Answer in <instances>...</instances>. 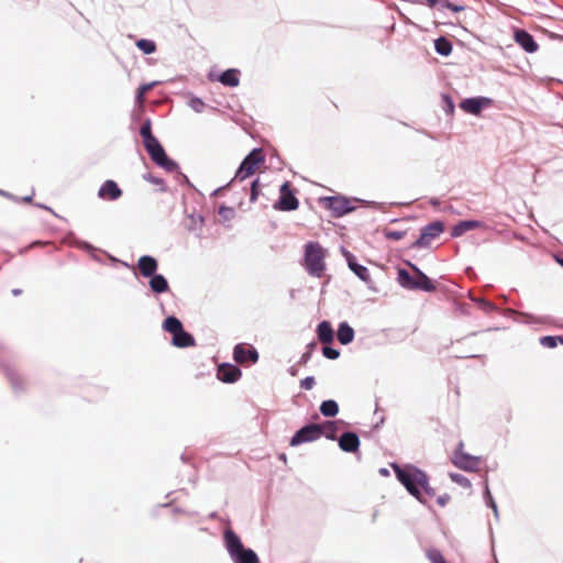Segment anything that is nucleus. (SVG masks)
Segmentation results:
<instances>
[{
	"label": "nucleus",
	"instance_id": "1",
	"mask_svg": "<svg viewBox=\"0 0 563 563\" xmlns=\"http://www.w3.org/2000/svg\"><path fill=\"white\" fill-rule=\"evenodd\" d=\"M396 475L412 496L420 498V487L424 488L427 484V477L422 472L396 467Z\"/></svg>",
	"mask_w": 563,
	"mask_h": 563
},
{
	"label": "nucleus",
	"instance_id": "2",
	"mask_svg": "<svg viewBox=\"0 0 563 563\" xmlns=\"http://www.w3.org/2000/svg\"><path fill=\"white\" fill-rule=\"evenodd\" d=\"M324 251L318 243H308L306 245V266L308 271L320 276L324 268Z\"/></svg>",
	"mask_w": 563,
	"mask_h": 563
},
{
	"label": "nucleus",
	"instance_id": "3",
	"mask_svg": "<svg viewBox=\"0 0 563 563\" xmlns=\"http://www.w3.org/2000/svg\"><path fill=\"white\" fill-rule=\"evenodd\" d=\"M464 444L460 442L456 450L454 451L451 461L452 463L464 471L476 472L479 470L482 460L478 456L470 455L463 451Z\"/></svg>",
	"mask_w": 563,
	"mask_h": 563
},
{
	"label": "nucleus",
	"instance_id": "4",
	"mask_svg": "<svg viewBox=\"0 0 563 563\" xmlns=\"http://www.w3.org/2000/svg\"><path fill=\"white\" fill-rule=\"evenodd\" d=\"M165 329L173 333V342L177 347H188L192 345V338L183 331L181 323L174 317L165 320Z\"/></svg>",
	"mask_w": 563,
	"mask_h": 563
},
{
	"label": "nucleus",
	"instance_id": "5",
	"mask_svg": "<svg viewBox=\"0 0 563 563\" xmlns=\"http://www.w3.org/2000/svg\"><path fill=\"white\" fill-rule=\"evenodd\" d=\"M263 161L264 157L261 154L260 150L252 151L242 162L239 170L236 172V177H239L240 179L247 178L260 168Z\"/></svg>",
	"mask_w": 563,
	"mask_h": 563
},
{
	"label": "nucleus",
	"instance_id": "6",
	"mask_svg": "<svg viewBox=\"0 0 563 563\" xmlns=\"http://www.w3.org/2000/svg\"><path fill=\"white\" fill-rule=\"evenodd\" d=\"M322 435V429L320 424L310 423L298 430L290 440L291 446H297L301 443L311 442L319 439Z\"/></svg>",
	"mask_w": 563,
	"mask_h": 563
},
{
	"label": "nucleus",
	"instance_id": "7",
	"mask_svg": "<svg viewBox=\"0 0 563 563\" xmlns=\"http://www.w3.org/2000/svg\"><path fill=\"white\" fill-rule=\"evenodd\" d=\"M145 147L148 151L152 158L164 167H169L172 164L168 162L165 152L157 140L152 135H146Z\"/></svg>",
	"mask_w": 563,
	"mask_h": 563
},
{
	"label": "nucleus",
	"instance_id": "8",
	"mask_svg": "<svg viewBox=\"0 0 563 563\" xmlns=\"http://www.w3.org/2000/svg\"><path fill=\"white\" fill-rule=\"evenodd\" d=\"M490 104V99L485 97L468 98L461 102L460 107L467 113L479 114V112Z\"/></svg>",
	"mask_w": 563,
	"mask_h": 563
},
{
	"label": "nucleus",
	"instance_id": "9",
	"mask_svg": "<svg viewBox=\"0 0 563 563\" xmlns=\"http://www.w3.org/2000/svg\"><path fill=\"white\" fill-rule=\"evenodd\" d=\"M241 376V371L238 366L222 363L218 366L217 377L223 383H234Z\"/></svg>",
	"mask_w": 563,
	"mask_h": 563
},
{
	"label": "nucleus",
	"instance_id": "10",
	"mask_svg": "<svg viewBox=\"0 0 563 563\" xmlns=\"http://www.w3.org/2000/svg\"><path fill=\"white\" fill-rule=\"evenodd\" d=\"M443 231V224L441 222H434L427 227L420 239L415 243L416 246L422 247L429 243L430 239H434L439 236V234Z\"/></svg>",
	"mask_w": 563,
	"mask_h": 563
},
{
	"label": "nucleus",
	"instance_id": "11",
	"mask_svg": "<svg viewBox=\"0 0 563 563\" xmlns=\"http://www.w3.org/2000/svg\"><path fill=\"white\" fill-rule=\"evenodd\" d=\"M339 446L344 452H356L360 446V439L354 432H344L339 439Z\"/></svg>",
	"mask_w": 563,
	"mask_h": 563
},
{
	"label": "nucleus",
	"instance_id": "12",
	"mask_svg": "<svg viewBox=\"0 0 563 563\" xmlns=\"http://www.w3.org/2000/svg\"><path fill=\"white\" fill-rule=\"evenodd\" d=\"M224 542L231 558L236 555V553L243 548L241 539L231 529H227L224 531Z\"/></svg>",
	"mask_w": 563,
	"mask_h": 563
},
{
	"label": "nucleus",
	"instance_id": "13",
	"mask_svg": "<svg viewBox=\"0 0 563 563\" xmlns=\"http://www.w3.org/2000/svg\"><path fill=\"white\" fill-rule=\"evenodd\" d=\"M297 199L289 190V185L285 183L280 188L279 206L283 210H294L297 208Z\"/></svg>",
	"mask_w": 563,
	"mask_h": 563
},
{
	"label": "nucleus",
	"instance_id": "14",
	"mask_svg": "<svg viewBox=\"0 0 563 563\" xmlns=\"http://www.w3.org/2000/svg\"><path fill=\"white\" fill-rule=\"evenodd\" d=\"M516 42L527 52L533 53L538 49L537 43L532 36L525 31H517L515 34Z\"/></svg>",
	"mask_w": 563,
	"mask_h": 563
},
{
	"label": "nucleus",
	"instance_id": "15",
	"mask_svg": "<svg viewBox=\"0 0 563 563\" xmlns=\"http://www.w3.org/2000/svg\"><path fill=\"white\" fill-rule=\"evenodd\" d=\"M234 563H258L256 553L251 549L244 547L240 550L236 555L232 556Z\"/></svg>",
	"mask_w": 563,
	"mask_h": 563
},
{
	"label": "nucleus",
	"instance_id": "16",
	"mask_svg": "<svg viewBox=\"0 0 563 563\" xmlns=\"http://www.w3.org/2000/svg\"><path fill=\"white\" fill-rule=\"evenodd\" d=\"M139 267L143 275L151 276L154 274L157 267L156 261L151 256H142L139 260Z\"/></svg>",
	"mask_w": 563,
	"mask_h": 563
},
{
	"label": "nucleus",
	"instance_id": "17",
	"mask_svg": "<svg viewBox=\"0 0 563 563\" xmlns=\"http://www.w3.org/2000/svg\"><path fill=\"white\" fill-rule=\"evenodd\" d=\"M121 195L120 189L113 181H107L100 189L101 197L115 199Z\"/></svg>",
	"mask_w": 563,
	"mask_h": 563
},
{
	"label": "nucleus",
	"instance_id": "18",
	"mask_svg": "<svg viewBox=\"0 0 563 563\" xmlns=\"http://www.w3.org/2000/svg\"><path fill=\"white\" fill-rule=\"evenodd\" d=\"M354 331L346 323H342L338 330V339L342 344H347L353 340Z\"/></svg>",
	"mask_w": 563,
	"mask_h": 563
},
{
	"label": "nucleus",
	"instance_id": "19",
	"mask_svg": "<svg viewBox=\"0 0 563 563\" xmlns=\"http://www.w3.org/2000/svg\"><path fill=\"white\" fill-rule=\"evenodd\" d=\"M413 288H420L426 291L432 290L434 287L431 280L421 272H418L417 276L413 279Z\"/></svg>",
	"mask_w": 563,
	"mask_h": 563
},
{
	"label": "nucleus",
	"instance_id": "20",
	"mask_svg": "<svg viewBox=\"0 0 563 563\" xmlns=\"http://www.w3.org/2000/svg\"><path fill=\"white\" fill-rule=\"evenodd\" d=\"M320 411L324 417H334L339 412V406L334 400H325L321 404Z\"/></svg>",
	"mask_w": 563,
	"mask_h": 563
},
{
	"label": "nucleus",
	"instance_id": "21",
	"mask_svg": "<svg viewBox=\"0 0 563 563\" xmlns=\"http://www.w3.org/2000/svg\"><path fill=\"white\" fill-rule=\"evenodd\" d=\"M150 285L156 292H163L168 287L166 279L162 275H154L150 280Z\"/></svg>",
	"mask_w": 563,
	"mask_h": 563
},
{
	"label": "nucleus",
	"instance_id": "22",
	"mask_svg": "<svg viewBox=\"0 0 563 563\" xmlns=\"http://www.w3.org/2000/svg\"><path fill=\"white\" fill-rule=\"evenodd\" d=\"M318 334L322 342L328 343L333 338V331L328 322H322L318 327Z\"/></svg>",
	"mask_w": 563,
	"mask_h": 563
},
{
	"label": "nucleus",
	"instance_id": "23",
	"mask_svg": "<svg viewBox=\"0 0 563 563\" xmlns=\"http://www.w3.org/2000/svg\"><path fill=\"white\" fill-rule=\"evenodd\" d=\"M476 222L474 221H463V222H460L459 224L454 225L453 229H452V235L453 236H460L462 235L464 232L473 229L476 227Z\"/></svg>",
	"mask_w": 563,
	"mask_h": 563
},
{
	"label": "nucleus",
	"instance_id": "24",
	"mask_svg": "<svg viewBox=\"0 0 563 563\" xmlns=\"http://www.w3.org/2000/svg\"><path fill=\"white\" fill-rule=\"evenodd\" d=\"M559 343H563L561 336H544L540 340V344L543 349L552 350L559 346Z\"/></svg>",
	"mask_w": 563,
	"mask_h": 563
},
{
	"label": "nucleus",
	"instance_id": "25",
	"mask_svg": "<svg viewBox=\"0 0 563 563\" xmlns=\"http://www.w3.org/2000/svg\"><path fill=\"white\" fill-rule=\"evenodd\" d=\"M320 426H321V429H322V435H325L328 439H331V440L335 439L336 431H338L335 422L327 421V422H324V423H322Z\"/></svg>",
	"mask_w": 563,
	"mask_h": 563
},
{
	"label": "nucleus",
	"instance_id": "26",
	"mask_svg": "<svg viewBox=\"0 0 563 563\" xmlns=\"http://www.w3.org/2000/svg\"><path fill=\"white\" fill-rule=\"evenodd\" d=\"M426 556L429 559L431 563H448L442 553L434 548L427 549Z\"/></svg>",
	"mask_w": 563,
	"mask_h": 563
},
{
	"label": "nucleus",
	"instance_id": "27",
	"mask_svg": "<svg viewBox=\"0 0 563 563\" xmlns=\"http://www.w3.org/2000/svg\"><path fill=\"white\" fill-rule=\"evenodd\" d=\"M435 49L439 54L448 56L452 51V46L445 38L440 37L435 41Z\"/></svg>",
	"mask_w": 563,
	"mask_h": 563
},
{
	"label": "nucleus",
	"instance_id": "28",
	"mask_svg": "<svg viewBox=\"0 0 563 563\" xmlns=\"http://www.w3.org/2000/svg\"><path fill=\"white\" fill-rule=\"evenodd\" d=\"M234 360L238 364H255L258 360V354H234Z\"/></svg>",
	"mask_w": 563,
	"mask_h": 563
},
{
	"label": "nucleus",
	"instance_id": "29",
	"mask_svg": "<svg viewBox=\"0 0 563 563\" xmlns=\"http://www.w3.org/2000/svg\"><path fill=\"white\" fill-rule=\"evenodd\" d=\"M221 82L228 86H236L239 84V79L235 70H227L221 76Z\"/></svg>",
	"mask_w": 563,
	"mask_h": 563
},
{
	"label": "nucleus",
	"instance_id": "30",
	"mask_svg": "<svg viewBox=\"0 0 563 563\" xmlns=\"http://www.w3.org/2000/svg\"><path fill=\"white\" fill-rule=\"evenodd\" d=\"M349 266L361 279L367 280L368 272H367L366 267L358 265L356 263H353V262H350Z\"/></svg>",
	"mask_w": 563,
	"mask_h": 563
},
{
	"label": "nucleus",
	"instance_id": "31",
	"mask_svg": "<svg viewBox=\"0 0 563 563\" xmlns=\"http://www.w3.org/2000/svg\"><path fill=\"white\" fill-rule=\"evenodd\" d=\"M137 47L142 49L145 54H151L155 51V44L152 41L140 40L136 43Z\"/></svg>",
	"mask_w": 563,
	"mask_h": 563
},
{
	"label": "nucleus",
	"instance_id": "32",
	"mask_svg": "<svg viewBox=\"0 0 563 563\" xmlns=\"http://www.w3.org/2000/svg\"><path fill=\"white\" fill-rule=\"evenodd\" d=\"M450 478L463 487H471L470 481L462 474L451 473Z\"/></svg>",
	"mask_w": 563,
	"mask_h": 563
},
{
	"label": "nucleus",
	"instance_id": "33",
	"mask_svg": "<svg viewBox=\"0 0 563 563\" xmlns=\"http://www.w3.org/2000/svg\"><path fill=\"white\" fill-rule=\"evenodd\" d=\"M219 216L222 221H230L234 218V210L230 207H220Z\"/></svg>",
	"mask_w": 563,
	"mask_h": 563
},
{
	"label": "nucleus",
	"instance_id": "34",
	"mask_svg": "<svg viewBox=\"0 0 563 563\" xmlns=\"http://www.w3.org/2000/svg\"><path fill=\"white\" fill-rule=\"evenodd\" d=\"M413 279L415 278L410 277L408 273L404 271L399 272V282L404 287L413 288Z\"/></svg>",
	"mask_w": 563,
	"mask_h": 563
},
{
	"label": "nucleus",
	"instance_id": "35",
	"mask_svg": "<svg viewBox=\"0 0 563 563\" xmlns=\"http://www.w3.org/2000/svg\"><path fill=\"white\" fill-rule=\"evenodd\" d=\"M314 378L313 377H306L300 382L301 388L309 390L314 386Z\"/></svg>",
	"mask_w": 563,
	"mask_h": 563
},
{
	"label": "nucleus",
	"instance_id": "36",
	"mask_svg": "<svg viewBox=\"0 0 563 563\" xmlns=\"http://www.w3.org/2000/svg\"><path fill=\"white\" fill-rule=\"evenodd\" d=\"M385 235H386L387 239L400 240L405 235V232H401V231H386Z\"/></svg>",
	"mask_w": 563,
	"mask_h": 563
},
{
	"label": "nucleus",
	"instance_id": "37",
	"mask_svg": "<svg viewBox=\"0 0 563 563\" xmlns=\"http://www.w3.org/2000/svg\"><path fill=\"white\" fill-rule=\"evenodd\" d=\"M151 89V86L147 85V86H143L140 88V91H139V99H142V97Z\"/></svg>",
	"mask_w": 563,
	"mask_h": 563
},
{
	"label": "nucleus",
	"instance_id": "38",
	"mask_svg": "<svg viewBox=\"0 0 563 563\" xmlns=\"http://www.w3.org/2000/svg\"><path fill=\"white\" fill-rule=\"evenodd\" d=\"M449 497L445 496V497H439L438 498V503L441 505V506H444L448 501Z\"/></svg>",
	"mask_w": 563,
	"mask_h": 563
},
{
	"label": "nucleus",
	"instance_id": "39",
	"mask_svg": "<svg viewBox=\"0 0 563 563\" xmlns=\"http://www.w3.org/2000/svg\"><path fill=\"white\" fill-rule=\"evenodd\" d=\"M142 134L144 136V140L146 139V135H151L148 126L142 128Z\"/></svg>",
	"mask_w": 563,
	"mask_h": 563
},
{
	"label": "nucleus",
	"instance_id": "40",
	"mask_svg": "<svg viewBox=\"0 0 563 563\" xmlns=\"http://www.w3.org/2000/svg\"><path fill=\"white\" fill-rule=\"evenodd\" d=\"M445 5H446L448 8H450V9H452L453 11H460V10H462V8H461V7L452 5V4H450V3H446Z\"/></svg>",
	"mask_w": 563,
	"mask_h": 563
},
{
	"label": "nucleus",
	"instance_id": "41",
	"mask_svg": "<svg viewBox=\"0 0 563 563\" xmlns=\"http://www.w3.org/2000/svg\"><path fill=\"white\" fill-rule=\"evenodd\" d=\"M340 354H324L330 360H335Z\"/></svg>",
	"mask_w": 563,
	"mask_h": 563
},
{
	"label": "nucleus",
	"instance_id": "42",
	"mask_svg": "<svg viewBox=\"0 0 563 563\" xmlns=\"http://www.w3.org/2000/svg\"><path fill=\"white\" fill-rule=\"evenodd\" d=\"M322 352L328 353V352H335V351H334V350H331V349H330V347H328V346H324V347H323V350H322Z\"/></svg>",
	"mask_w": 563,
	"mask_h": 563
},
{
	"label": "nucleus",
	"instance_id": "43",
	"mask_svg": "<svg viewBox=\"0 0 563 563\" xmlns=\"http://www.w3.org/2000/svg\"><path fill=\"white\" fill-rule=\"evenodd\" d=\"M307 360H308L307 355H303V357L301 358L300 363L305 364V363H307Z\"/></svg>",
	"mask_w": 563,
	"mask_h": 563
},
{
	"label": "nucleus",
	"instance_id": "44",
	"mask_svg": "<svg viewBox=\"0 0 563 563\" xmlns=\"http://www.w3.org/2000/svg\"><path fill=\"white\" fill-rule=\"evenodd\" d=\"M20 294V290H13V295H19Z\"/></svg>",
	"mask_w": 563,
	"mask_h": 563
},
{
	"label": "nucleus",
	"instance_id": "45",
	"mask_svg": "<svg viewBox=\"0 0 563 563\" xmlns=\"http://www.w3.org/2000/svg\"><path fill=\"white\" fill-rule=\"evenodd\" d=\"M559 263L563 266V261L562 260H560Z\"/></svg>",
	"mask_w": 563,
	"mask_h": 563
}]
</instances>
